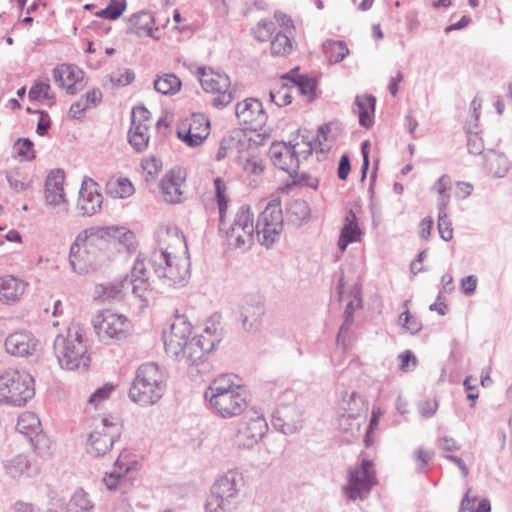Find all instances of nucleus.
<instances>
[{
	"label": "nucleus",
	"instance_id": "obj_1",
	"mask_svg": "<svg viewBox=\"0 0 512 512\" xmlns=\"http://www.w3.org/2000/svg\"><path fill=\"white\" fill-rule=\"evenodd\" d=\"M53 348L58 363L63 369L85 370L90 365L87 338L76 324H71L65 333L56 336Z\"/></svg>",
	"mask_w": 512,
	"mask_h": 512
},
{
	"label": "nucleus",
	"instance_id": "obj_2",
	"mask_svg": "<svg viewBox=\"0 0 512 512\" xmlns=\"http://www.w3.org/2000/svg\"><path fill=\"white\" fill-rule=\"evenodd\" d=\"M166 379L160 367L154 363H144L136 371L129 389L131 401L146 407L156 404L164 395Z\"/></svg>",
	"mask_w": 512,
	"mask_h": 512
},
{
	"label": "nucleus",
	"instance_id": "obj_3",
	"mask_svg": "<svg viewBox=\"0 0 512 512\" xmlns=\"http://www.w3.org/2000/svg\"><path fill=\"white\" fill-rule=\"evenodd\" d=\"M242 486L243 477L237 471L230 470L219 477L211 487L206 512H234L239 504Z\"/></svg>",
	"mask_w": 512,
	"mask_h": 512
},
{
	"label": "nucleus",
	"instance_id": "obj_4",
	"mask_svg": "<svg viewBox=\"0 0 512 512\" xmlns=\"http://www.w3.org/2000/svg\"><path fill=\"white\" fill-rule=\"evenodd\" d=\"M103 231L91 227L80 232L70 247L69 262L73 271L84 274L99 258L98 251L105 250L101 244Z\"/></svg>",
	"mask_w": 512,
	"mask_h": 512
},
{
	"label": "nucleus",
	"instance_id": "obj_5",
	"mask_svg": "<svg viewBox=\"0 0 512 512\" xmlns=\"http://www.w3.org/2000/svg\"><path fill=\"white\" fill-rule=\"evenodd\" d=\"M34 395V379L29 373L9 369L0 376V401L6 405L24 406Z\"/></svg>",
	"mask_w": 512,
	"mask_h": 512
},
{
	"label": "nucleus",
	"instance_id": "obj_6",
	"mask_svg": "<svg viewBox=\"0 0 512 512\" xmlns=\"http://www.w3.org/2000/svg\"><path fill=\"white\" fill-rule=\"evenodd\" d=\"M174 259L175 257L173 258L166 249H160L153 253L150 263L164 284L180 288L185 286L190 278V262L188 259L175 262Z\"/></svg>",
	"mask_w": 512,
	"mask_h": 512
},
{
	"label": "nucleus",
	"instance_id": "obj_7",
	"mask_svg": "<svg viewBox=\"0 0 512 512\" xmlns=\"http://www.w3.org/2000/svg\"><path fill=\"white\" fill-rule=\"evenodd\" d=\"M197 76L202 88L206 92L216 94L211 104L218 109L229 105L235 99V88L225 73L215 72L212 68L198 67Z\"/></svg>",
	"mask_w": 512,
	"mask_h": 512
},
{
	"label": "nucleus",
	"instance_id": "obj_8",
	"mask_svg": "<svg viewBox=\"0 0 512 512\" xmlns=\"http://www.w3.org/2000/svg\"><path fill=\"white\" fill-rule=\"evenodd\" d=\"M283 221L280 199L271 200L258 216L256 223V233L261 245L270 248L278 241L283 229Z\"/></svg>",
	"mask_w": 512,
	"mask_h": 512
},
{
	"label": "nucleus",
	"instance_id": "obj_9",
	"mask_svg": "<svg viewBox=\"0 0 512 512\" xmlns=\"http://www.w3.org/2000/svg\"><path fill=\"white\" fill-rule=\"evenodd\" d=\"M256 225L253 223V213L249 205H242L238 209L231 224L225 221L224 230L229 246L238 249L244 246L250 247L253 243V234Z\"/></svg>",
	"mask_w": 512,
	"mask_h": 512
},
{
	"label": "nucleus",
	"instance_id": "obj_10",
	"mask_svg": "<svg viewBox=\"0 0 512 512\" xmlns=\"http://www.w3.org/2000/svg\"><path fill=\"white\" fill-rule=\"evenodd\" d=\"M95 333L100 341L107 343L110 340L125 339L130 331V321L124 315L113 313L110 310L99 311L92 319Z\"/></svg>",
	"mask_w": 512,
	"mask_h": 512
},
{
	"label": "nucleus",
	"instance_id": "obj_11",
	"mask_svg": "<svg viewBox=\"0 0 512 512\" xmlns=\"http://www.w3.org/2000/svg\"><path fill=\"white\" fill-rule=\"evenodd\" d=\"M122 433L118 423L102 418L100 423L89 434L87 440V451L94 457L104 456L120 438Z\"/></svg>",
	"mask_w": 512,
	"mask_h": 512
},
{
	"label": "nucleus",
	"instance_id": "obj_12",
	"mask_svg": "<svg viewBox=\"0 0 512 512\" xmlns=\"http://www.w3.org/2000/svg\"><path fill=\"white\" fill-rule=\"evenodd\" d=\"M265 313V298L260 293H250L242 298L240 321L246 332L256 333L259 331Z\"/></svg>",
	"mask_w": 512,
	"mask_h": 512
},
{
	"label": "nucleus",
	"instance_id": "obj_13",
	"mask_svg": "<svg viewBox=\"0 0 512 512\" xmlns=\"http://www.w3.org/2000/svg\"><path fill=\"white\" fill-rule=\"evenodd\" d=\"M192 326L184 316H176L169 331L163 332L164 347L166 353L180 361L183 347L189 342Z\"/></svg>",
	"mask_w": 512,
	"mask_h": 512
},
{
	"label": "nucleus",
	"instance_id": "obj_14",
	"mask_svg": "<svg viewBox=\"0 0 512 512\" xmlns=\"http://www.w3.org/2000/svg\"><path fill=\"white\" fill-rule=\"evenodd\" d=\"M374 484L375 476L372 472V462L363 460L359 468L350 472L349 483L344 486L343 490L349 499H364L370 493Z\"/></svg>",
	"mask_w": 512,
	"mask_h": 512
},
{
	"label": "nucleus",
	"instance_id": "obj_15",
	"mask_svg": "<svg viewBox=\"0 0 512 512\" xmlns=\"http://www.w3.org/2000/svg\"><path fill=\"white\" fill-rule=\"evenodd\" d=\"M244 390L227 391L219 394L205 395L204 398L210 406L223 418L240 415L247 407Z\"/></svg>",
	"mask_w": 512,
	"mask_h": 512
},
{
	"label": "nucleus",
	"instance_id": "obj_16",
	"mask_svg": "<svg viewBox=\"0 0 512 512\" xmlns=\"http://www.w3.org/2000/svg\"><path fill=\"white\" fill-rule=\"evenodd\" d=\"M209 133L210 121L201 113L192 114L188 125L183 124L177 130L178 138L190 147L202 144Z\"/></svg>",
	"mask_w": 512,
	"mask_h": 512
},
{
	"label": "nucleus",
	"instance_id": "obj_17",
	"mask_svg": "<svg viewBox=\"0 0 512 512\" xmlns=\"http://www.w3.org/2000/svg\"><path fill=\"white\" fill-rule=\"evenodd\" d=\"M339 409L343 411L339 420L340 428L345 431H360V422L358 421L359 414L366 410L363 398L357 393L352 392L348 399L343 398L339 404Z\"/></svg>",
	"mask_w": 512,
	"mask_h": 512
},
{
	"label": "nucleus",
	"instance_id": "obj_18",
	"mask_svg": "<svg viewBox=\"0 0 512 512\" xmlns=\"http://www.w3.org/2000/svg\"><path fill=\"white\" fill-rule=\"evenodd\" d=\"M220 343V339H206L205 335H197L192 337L183 347L180 354V360H185L189 365H199L204 363L207 355L215 349Z\"/></svg>",
	"mask_w": 512,
	"mask_h": 512
},
{
	"label": "nucleus",
	"instance_id": "obj_19",
	"mask_svg": "<svg viewBox=\"0 0 512 512\" xmlns=\"http://www.w3.org/2000/svg\"><path fill=\"white\" fill-rule=\"evenodd\" d=\"M53 78L55 83L66 89L70 95H75L85 86L84 72L74 64L63 63L53 70Z\"/></svg>",
	"mask_w": 512,
	"mask_h": 512
},
{
	"label": "nucleus",
	"instance_id": "obj_20",
	"mask_svg": "<svg viewBox=\"0 0 512 512\" xmlns=\"http://www.w3.org/2000/svg\"><path fill=\"white\" fill-rule=\"evenodd\" d=\"M96 186L91 178L85 177L82 181L77 207L83 216H92L101 208L103 197Z\"/></svg>",
	"mask_w": 512,
	"mask_h": 512
},
{
	"label": "nucleus",
	"instance_id": "obj_21",
	"mask_svg": "<svg viewBox=\"0 0 512 512\" xmlns=\"http://www.w3.org/2000/svg\"><path fill=\"white\" fill-rule=\"evenodd\" d=\"M37 345V339L29 331L13 332L5 340L6 352L17 357L32 355L36 351Z\"/></svg>",
	"mask_w": 512,
	"mask_h": 512
},
{
	"label": "nucleus",
	"instance_id": "obj_22",
	"mask_svg": "<svg viewBox=\"0 0 512 512\" xmlns=\"http://www.w3.org/2000/svg\"><path fill=\"white\" fill-rule=\"evenodd\" d=\"M141 279H149V276L144 260L137 257L131 269V274H127L119 282L105 287L103 292L109 298L120 299L121 293L130 288L131 282Z\"/></svg>",
	"mask_w": 512,
	"mask_h": 512
},
{
	"label": "nucleus",
	"instance_id": "obj_23",
	"mask_svg": "<svg viewBox=\"0 0 512 512\" xmlns=\"http://www.w3.org/2000/svg\"><path fill=\"white\" fill-rule=\"evenodd\" d=\"M235 114L240 122L250 124L254 128L264 125L267 118L262 103L253 98L238 102Z\"/></svg>",
	"mask_w": 512,
	"mask_h": 512
},
{
	"label": "nucleus",
	"instance_id": "obj_24",
	"mask_svg": "<svg viewBox=\"0 0 512 512\" xmlns=\"http://www.w3.org/2000/svg\"><path fill=\"white\" fill-rule=\"evenodd\" d=\"M295 147L291 143L273 142L269 148V156L273 164L285 172L295 167L299 160V153Z\"/></svg>",
	"mask_w": 512,
	"mask_h": 512
},
{
	"label": "nucleus",
	"instance_id": "obj_25",
	"mask_svg": "<svg viewBox=\"0 0 512 512\" xmlns=\"http://www.w3.org/2000/svg\"><path fill=\"white\" fill-rule=\"evenodd\" d=\"M267 423L262 415L251 418L244 428H241L237 435L239 447H253L265 434Z\"/></svg>",
	"mask_w": 512,
	"mask_h": 512
},
{
	"label": "nucleus",
	"instance_id": "obj_26",
	"mask_svg": "<svg viewBox=\"0 0 512 512\" xmlns=\"http://www.w3.org/2000/svg\"><path fill=\"white\" fill-rule=\"evenodd\" d=\"M183 182L184 176L180 168H172L164 175L160 182V188L166 202L172 204L181 202Z\"/></svg>",
	"mask_w": 512,
	"mask_h": 512
},
{
	"label": "nucleus",
	"instance_id": "obj_27",
	"mask_svg": "<svg viewBox=\"0 0 512 512\" xmlns=\"http://www.w3.org/2000/svg\"><path fill=\"white\" fill-rule=\"evenodd\" d=\"M64 179L62 169H54L48 174L45 181V199L48 205L56 206L65 202Z\"/></svg>",
	"mask_w": 512,
	"mask_h": 512
},
{
	"label": "nucleus",
	"instance_id": "obj_28",
	"mask_svg": "<svg viewBox=\"0 0 512 512\" xmlns=\"http://www.w3.org/2000/svg\"><path fill=\"white\" fill-rule=\"evenodd\" d=\"M483 159V166L486 173L494 178H503L510 170L511 162L502 152L488 149L484 153Z\"/></svg>",
	"mask_w": 512,
	"mask_h": 512
},
{
	"label": "nucleus",
	"instance_id": "obj_29",
	"mask_svg": "<svg viewBox=\"0 0 512 512\" xmlns=\"http://www.w3.org/2000/svg\"><path fill=\"white\" fill-rule=\"evenodd\" d=\"M154 23L155 19L151 12L148 11H140L133 14L128 19L127 25V34H136L138 37H152L154 39L158 38L154 35Z\"/></svg>",
	"mask_w": 512,
	"mask_h": 512
},
{
	"label": "nucleus",
	"instance_id": "obj_30",
	"mask_svg": "<svg viewBox=\"0 0 512 512\" xmlns=\"http://www.w3.org/2000/svg\"><path fill=\"white\" fill-rule=\"evenodd\" d=\"M6 472L13 478L32 477L38 474L39 466L29 455L19 454L5 463Z\"/></svg>",
	"mask_w": 512,
	"mask_h": 512
},
{
	"label": "nucleus",
	"instance_id": "obj_31",
	"mask_svg": "<svg viewBox=\"0 0 512 512\" xmlns=\"http://www.w3.org/2000/svg\"><path fill=\"white\" fill-rule=\"evenodd\" d=\"M284 80H288L294 90L299 95L305 96L308 102L316 99L317 81L307 74H298L292 70L283 75Z\"/></svg>",
	"mask_w": 512,
	"mask_h": 512
},
{
	"label": "nucleus",
	"instance_id": "obj_32",
	"mask_svg": "<svg viewBox=\"0 0 512 512\" xmlns=\"http://www.w3.org/2000/svg\"><path fill=\"white\" fill-rule=\"evenodd\" d=\"M97 228L98 230L103 231V233H98V235L101 236V244L104 249H108V245L112 242H118L128 249L133 244L135 238L134 233L130 230H127L125 227L107 226Z\"/></svg>",
	"mask_w": 512,
	"mask_h": 512
},
{
	"label": "nucleus",
	"instance_id": "obj_33",
	"mask_svg": "<svg viewBox=\"0 0 512 512\" xmlns=\"http://www.w3.org/2000/svg\"><path fill=\"white\" fill-rule=\"evenodd\" d=\"M16 429L19 433L24 435L29 441L31 445L36 448V443L39 441L40 432H41V422L38 416L33 412H24L18 417V421L16 424Z\"/></svg>",
	"mask_w": 512,
	"mask_h": 512
},
{
	"label": "nucleus",
	"instance_id": "obj_34",
	"mask_svg": "<svg viewBox=\"0 0 512 512\" xmlns=\"http://www.w3.org/2000/svg\"><path fill=\"white\" fill-rule=\"evenodd\" d=\"M354 104L357 107L355 112L358 114L360 126L370 128L374 123L376 98L371 94L356 96Z\"/></svg>",
	"mask_w": 512,
	"mask_h": 512
},
{
	"label": "nucleus",
	"instance_id": "obj_35",
	"mask_svg": "<svg viewBox=\"0 0 512 512\" xmlns=\"http://www.w3.org/2000/svg\"><path fill=\"white\" fill-rule=\"evenodd\" d=\"M26 284L14 276L0 278V296L2 299L15 301L24 293Z\"/></svg>",
	"mask_w": 512,
	"mask_h": 512
},
{
	"label": "nucleus",
	"instance_id": "obj_36",
	"mask_svg": "<svg viewBox=\"0 0 512 512\" xmlns=\"http://www.w3.org/2000/svg\"><path fill=\"white\" fill-rule=\"evenodd\" d=\"M310 207L305 200L294 199L286 205V217L289 222L299 226L310 216Z\"/></svg>",
	"mask_w": 512,
	"mask_h": 512
},
{
	"label": "nucleus",
	"instance_id": "obj_37",
	"mask_svg": "<svg viewBox=\"0 0 512 512\" xmlns=\"http://www.w3.org/2000/svg\"><path fill=\"white\" fill-rule=\"evenodd\" d=\"M272 423L277 430L283 434L290 435L297 432L302 427V420L298 417L296 420L289 417V409L277 411L273 416Z\"/></svg>",
	"mask_w": 512,
	"mask_h": 512
},
{
	"label": "nucleus",
	"instance_id": "obj_38",
	"mask_svg": "<svg viewBox=\"0 0 512 512\" xmlns=\"http://www.w3.org/2000/svg\"><path fill=\"white\" fill-rule=\"evenodd\" d=\"M128 140L136 151L142 152L148 146L149 135L148 125L139 121L138 124H132L128 133Z\"/></svg>",
	"mask_w": 512,
	"mask_h": 512
},
{
	"label": "nucleus",
	"instance_id": "obj_39",
	"mask_svg": "<svg viewBox=\"0 0 512 512\" xmlns=\"http://www.w3.org/2000/svg\"><path fill=\"white\" fill-rule=\"evenodd\" d=\"M66 512H95L94 504L82 488H78L66 505Z\"/></svg>",
	"mask_w": 512,
	"mask_h": 512
},
{
	"label": "nucleus",
	"instance_id": "obj_40",
	"mask_svg": "<svg viewBox=\"0 0 512 512\" xmlns=\"http://www.w3.org/2000/svg\"><path fill=\"white\" fill-rule=\"evenodd\" d=\"M292 90V84L288 80H284L282 76L280 83L269 92L270 101L278 107L289 105L292 102Z\"/></svg>",
	"mask_w": 512,
	"mask_h": 512
},
{
	"label": "nucleus",
	"instance_id": "obj_41",
	"mask_svg": "<svg viewBox=\"0 0 512 512\" xmlns=\"http://www.w3.org/2000/svg\"><path fill=\"white\" fill-rule=\"evenodd\" d=\"M154 89L163 95H174L182 86L181 80L173 73H166L154 80Z\"/></svg>",
	"mask_w": 512,
	"mask_h": 512
},
{
	"label": "nucleus",
	"instance_id": "obj_42",
	"mask_svg": "<svg viewBox=\"0 0 512 512\" xmlns=\"http://www.w3.org/2000/svg\"><path fill=\"white\" fill-rule=\"evenodd\" d=\"M130 467L122 463L120 458L115 461L114 470L111 473H107L103 478V482L107 489L115 490L121 487L126 481V474L129 472Z\"/></svg>",
	"mask_w": 512,
	"mask_h": 512
},
{
	"label": "nucleus",
	"instance_id": "obj_43",
	"mask_svg": "<svg viewBox=\"0 0 512 512\" xmlns=\"http://www.w3.org/2000/svg\"><path fill=\"white\" fill-rule=\"evenodd\" d=\"M323 50L330 63H339L349 54V49L344 41L328 40L323 44Z\"/></svg>",
	"mask_w": 512,
	"mask_h": 512
},
{
	"label": "nucleus",
	"instance_id": "obj_44",
	"mask_svg": "<svg viewBox=\"0 0 512 512\" xmlns=\"http://www.w3.org/2000/svg\"><path fill=\"white\" fill-rule=\"evenodd\" d=\"M243 390L240 385H235L232 376L228 374H222L216 377L208 386L204 392V396L211 394H219L227 391Z\"/></svg>",
	"mask_w": 512,
	"mask_h": 512
},
{
	"label": "nucleus",
	"instance_id": "obj_45",
	"mask_svg": "<svg viewBox=\"0 0 512 512\" xmlns=\"http://www.w3.org/2000/svg\"><path fill=\"white\" fill-rule=\"evenodd\" d=\"M299 164L300 159L296 162L295 167H291L287 170L290 178L292 179V184L300 187H309L316 189L318 187V179L312 177L310 174L306 172H299Z\"/></svg>",
	"mask_w": 512,
	"mask_h": 512
},
{
	"label": "nucleus",
	"instance_id": "obj_46",
	"mask_svg": "<svg viewBox=\"0 0 512 512\" xmlns=\"http://www.w3.org/2000/svg\"><path fill=\"white\" fill-rule=\"evenodd\" d=\"M214 186L216 192V201L218 204L220 219H219V231L224 230L225 219L224 215L228 207V199L225 195L226 185L220 177L214 179Z\"/></svg>",
	"mask_w": 512,
	"mask_h": 512
},
{
	"label": "nucleus",
	"instance_id": "obj_47",
	"mask_svg": "<svg viewBox=\"0 0 512 512\" xmlns=\"http://www.w3.org/2000/svg\"><path fill=\"white\" fill-rule=\"evenodd\" d=\"M361 230L358 224H344L340 231L338 247L343 252L351 243L360 240Z\"/></svg>",
	"mask_w": 512,
	"mask_h": 512
},
{
	"label": "nucleus",
	"instance_id": "obj_48",
	"mask_svg": "<svg viewBox=\"0 0 512 512\" xmlns=\"http://www.w3.org/2000/svg\"><path fill=\"white\" fill-rule=\"evenodd\" d=\"M465 128L467 132L468 152L473 155H484L486 151L483 139L479 136L478 132L472 130V125L470 123H466Z\"/></svg>",
	"mask_w": 512,
	"mask_h": 512
},
{
	"label": "nucleus",
	"instance_id": "obj_49",
	"mask_svg": "<svg viewBox=\"0 0 512 512\" xmlns=\"http://www.w3.org/2000/svg\"><path fill=\"white\" fill-rule=\"evenodd\" d=\"M270 49L273 55L289 54L292 50L291 40L286 33L279 31L271 40Z\"/></svg>",
	"mask_w": 512,
	"mask_h": 512
},
{
	"label": "nucleus",
	"instance_id": "obj_50",
	"mask_svg": "<svg viewBox=\"0 0 512 512\" xmlns=\"http://www.w3.org/2000/svg\"><path fill=\"white\" fill-rule=\"evenodd\" d=\"M16 153L25 160H33L35 158L34 144L29 138H19L14 145Z\"/></svg>",
	"mask_w": 512,
	"mask_h": 512
},
{
	"label": "nucleus",
	"instance_id": "obj_51",
	"mask_svg": "<svg viewBox=\"0 0 512 512\" xmlns=\"http://www.w3.org/2000/svg\"><path fill=\"white\" fill-rule=\"evenodd\" d=\"M241 165L248 175H259L264 171L263 160L256 155L241 160Z\"/></svg>",
	"mask_w": 512,
	"mask_h": 512
},
{
	"label": "nucleus",
	"instance_id": "obj_52",
	"mask_svg": "<svg viewBox=\"0 0 512 512\" xmlns=\"http://www.w3.org/2000/svg\"><path fill=\"white\" fill-rule=\"evenodd\" d=\"M399 323L412 335L417 334L422 328L421 323L408 310L399 316Z\"/></svg>",
	"mask_w": 512,
	"mask_h": 512
},
{
	"label": "nucleus",
	"instance_id": "obj_53",
	"mask_svg": "<svg viewBox=\"0 0 512 512\" xmlns=\"http://www.w3.org/2000/svg\"><path fill=\"white\" fill-rule=\"evenodd\" d=\"M130 287L132 289V293L141 300V302H142L141 307H146L148 305V299L146 297V293L150 287V283L148 282V279H141L139 281H133V282H131Z\"/></svg>",
	"mask_w": 512,
	"mask_h": 512
},
{
	"label": "nucleus",
	"instance_id": "obj_54",
	"mask_svg": "<svg viewBox=\"0 0 512 512\" xmlns=\"http://www.w3.org/2000/svg\"><path fill=\"white\" fill-rule=\"evenodd\" d=\"M134 79V72L128 68H125L123 70L119 69L117 72L112 73L110 76L111 82L117 86L129 85L134 81Z\"/></svg>",
	"mask_w": 512,
	"mask_h": 512
},
{
	"label": "nucleus",
	"instance_id": "obj_55",
	"mask_svg": "<svg viewBox=\"0 0 512 512\" xmlns=\"http://www.w3.org/2000/svg\"><path fill=\"white\" fill-rule=\"evenodd\" d=\"M114 390L112 384H105L102 387L97 388L89 397L88 402L94 406H98L101 402L109 398L110 394Z\"/></svg>",
	"mask_w": 512,
	"mask_h": 512
},
{
	"label": "nucleus",
	"instance_id": "obj_56",
	"mask_svg": "<svg viewBox=\"0 0 512 512\" xmlns=\"http://www.w3.org/2000/svg\"><path fill=\"white\" fill-rule=\"evenodd\" d=\"M438 232L440 237L446 242L453 238V228L448 214L438 215Z\"/></svg>",
	"mask_w": 512,
	"mask_h": 512
},
{
	"label": "nucleus",
	"instance_id": "obj_57",
	"mask_svg": "<svg viewBox=\"0 0 512 512\" xmlns=\"http://www.w3.org/2000/svg\"><path fill=\"white\" fill-rule=\"evenodd\" d=\"M50 85L47 82L36 81L29 90L31 100H39L41 97L49 98Z\"/></svg>",
	"mask_w": 512,
	"mask_h": 512
},
{
	"label": "nucleus",
	"instance_id": "obj_58",
	"mask_svg": "<svg viewBox=\"0 0 512 512\" xmlns=\"http://www.w3.org/2000/svg\"><path fill=\"white\" fill-rule=\"evenodd\" d=\"M398 359L400 361L399 367L404 372L413 370L417 364V358L410 350H405L399 354Z\"/></svg>",
	"mask_w": 512,
	"mask_h": 512
},
{
	"label": "nucleus",
	"instance_id": "obj_59",
	"mask_svg": "<svg viewBox=\"0 0 512 512\" xmlns=\"http://www.w3.org/2000/svg\"><path fill=\"white\" fill-rule=\"evenodd\" d=\"M107 12L109 20L118 19L126 8L125 0H110L107 4Z\"/></svg>",
	"mask_w": 512,
	"mask_h": 512
},
{
	"label": "nucleus",
	"instance_id": "obj_60",
	"mask_svg": "<svg viewBox=\"0 0 512 512\" xmlns=\"http://www.w3.org/2000/svg\"><path fill=\"white\" fill-rule=\"evenodd\" d=\"M35 114H39L40 118L37 123L36 132L39 136H44L48 133L51 126V119L49 114L44 110H36Z\"/></svg>",
	"mask_w": 512,
	"mask_h": 512
},
{
	"label": "nucleus",
	"instance_id": "obj_61",
	"mask_svg": "<svg viewBox=\"0 0 512 512\" xmlns=\"http://www.w3.org/2000/svg\"><path fill=\"white\" fill-rule=\"evenodd\" d=\"M314 150L318 155L320 154L322 157H325L327 152L330 150V147H325L322 140L317 136L313 142L307 143V150L303 152L305 153L304 158L306 159Z\"/></svg>",
	"mask_w": 512,
	"mask_h": 512
},
{
	"label": "nucleus",
	"instance_id": "obj_62",
	"mask_svg": "<svg viewBox=\"0 0 512 512\" xmlns=\"http://www.w3.org/2000/svg\"><path fill=\"white\" fill-rule=\"evenodd\" d=\"M151 118L150 111L145 106H137L132 109L131 112V123L132 124H138L139 121L142 123H145L146 121H149Z\"/></svg>",
	"mask_w": 512,
	"mask_h": 512
},
{
	"label": "nucleus",
	"instance_id": "obj_63",
	"mask_svg": "<svg viewBox=\"0 0 512 512\" xmlns=\"http://www.w3.org/2000/svg\"><path fill=\"white\" fill-rule=\"evenodd\" d=\"M134 191L132 183L127 178H120L117 181L116 195L120 198L130 196Z\"/></svg>",
	"mask_w": 512,
	"mask_h": 512
},
{
	"label": "nucleus",
	"instance_id": "obj_64",
	"mask_svg": "<svg viewBox=\"0 0 512 512\" xmlns=\"http://www.w3.org/2000/svg\"><path fill=\"white\" fill-rule=\"evenodd\" d=\"M477 286V277L475 275H468L461 280V289L467 296H471L475 293Z\"/></svg>",
	"mask_w": 512,
	"mask_h": 512
}]
</instances>
